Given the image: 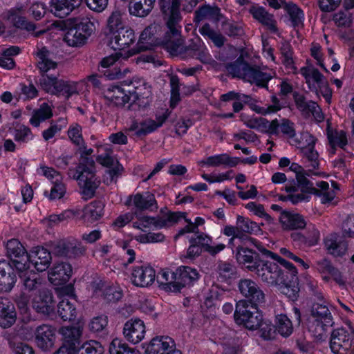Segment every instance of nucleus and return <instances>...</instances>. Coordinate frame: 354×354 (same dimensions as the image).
I'll use <instances>...</instances> for the list:
<instances>
[{"instance_id":"1","label":"nucleus","mask_w":354,"mask_h":354,"mask_svg":"<svg viewBox=\"0 0 354 354\" xmlns=\"http://www.w3.org/2000/svg\"><path fill=\"white\" fill-rule=\"evenodd\" d=\"M180 0H171L165 9H161L165 15H168L169 18L167 26L169 30L165 33L162 41L164 48L171 55H178L183 50V40L180 35V26L178 22L181 20V15L179 10Z\"/></svg>"},{"instance_id":"2","label":"nucleus","mask_w":354,"mask_h":354,"mask_svg":"<svg viewBox=\"0 0 354 354\" xmlns=\"http://www.w3.org/2000/svg\"><path fill=\"white\" fill-rule=\"evenodd\" d=\"M267 283L277 286L279 291L284 295L289 301H295L299 297L300 288L298 277L291 278L287 281V276L277 263H270L267 260Z\"/></svg>"},{"instance_id":"3","label":"nucleus","mask_w":354,"mask_h":354,"mask_svg":"<svg viewBox=\"0 0 354 354\" xmlns=\"http://www.w3.org/2000/svg\"><path fill=\"white\" fill-rule=\"evenodd\" d=\"M73 178L77 180L82 198L85 200L93 198L100 184L95 174V163L93 160L87 159L81 162L75 170Z\"/></svg>"},{"instance_id":"4","label":"nucleus","mask_w":354,"mask_h":354,"mask_svg":"<svg viewBox=\"0 0 354 354\" xmlns=\"http://www.w3.org/2000/svg\"><path fill=\"white\" fill-rule=\"evenodd\" d=\"M333 324V316L326 305L317 304L313 306L311 318L308 322V329L315 338L322 340L328 328Z\"/></svg>"},{"instance_id":"5","label":"nucleus","mask_w":354,"mask_h":354,"mask_svg":"<svg viewBox=\"0 0 354 354\" xmlns=\"http://www.w3.org/2000/svg\"><path fill=\"white\" fill-rule=\"evenodd\" d=\"M256 306L254 304L250 306L246 300L239 301L234 313L235 322L250 330L260 327L263 321V315Z\"/></svg>"},{"instance_id":"6","label":"nucleus","mask_w":354,"mask_h":354,"mask_svg":"<svg viewBox=\"0 0 354 354\" xmlns=\"http://www.w3.org/2000/svg\"><path fill=\"white\" fill-rule=\"evenodd\" d=\"M50 250L55 256L68 259H77L86 253V247L81 241L73 236L53 243Z\"/></svg>"},{"instance_id":"7","label":"nucleus","mask_w":354,"mask_h":354,"mask_svg":"<svg viewBox=\"0 0 354 354\" xmlns=\"http://www.w3.org/2000/svg\"><path fill=\"white\" fill-rule=\"evenodd\" d=\"M95 30L94 23L88 17L77 20L66 33L64 41L73 47H80L86 44Z\"/></svg>"},{"instance_id":"8","label":"nucleus","mask_w":354,"mask_h":354,"mask_svg":"<svg viewBox=\"0 0 354 354\" xmlns=\"http://www.w3.org/2000/svg\"><path fill=\"white\" fill-rule=\"evenodd\" d=\"M228 71L234 76L243 79L245 81L266 87L265 74L258 67L250 66L242 57H239L228 66Z\"/></svg>"},{"instance_id":"9","label":"nucleus","mask_w":354,"mask_h":354,"mask_svg":"<svg viewBox=\"0 0 354 354\" xmlns=\"http://www.w3.org/2000/svg\"><path fill=\"white\" fill-rule=\"evenodd\" d=\"M39 84L47 93L62 95L66 99L78 93L77 82L58 80L57 76H44L39 79Z\"/></svg>"},{"instance_id":"10","label":"nucleus","mask_w":354,"mask_h":354,"mask_svg":"<svg viewBox=\"0 0 354 354\" xmlns=\"http://www.w3.org/2000/svg\"><path fill=\"white\" fill-rule=\"evenodd\" d=\"M136 50L134 49H131L124 54L119 52L103 58L100 62L102 67L109 68L115 64L113 68L108 69L106 71H105L104 75L110 80L120 79L124 77L126 74L129 72V69L127 67L122 68L120 65L118 66L121 62L120 59L122 58V59L126 60L129 57L136 54Z\"/></svg>"},{"instance_id":"11","label":"nucleus","mask_w":354,"mask_h":354,"mask_svg":"<svg viewBox=\"0 0 354 354\" xmlns=\"http://www.w3.org/2000/svg\"><path fill=\"white\" fill-rule=\"evenodd\" d=\"M131 102L139 107L148 106L151 100V86L142 78H134L127 84Z\"/></svg>"},{"instance_id":"12","label":"nucleus","mask_w":354,"mask_h":354,"mask_svg":"<svg viewBox=\"0 0 354 354\" xmlns=\"http://www.w3.org/2000/svg\"><path fill=\"white\" fill-rule=\"evenodd\" d=\"M261 232L259 225L248 218L238 215L236 217V225H226L223 229V234L230 236L236 234L235 236L241 242L248 240L250 236L248 234H258Z\"/></svg>"},{"instance_id":"13","label":"nucleus","mask_w":354,"mask_h":354,"mask_svg":"<svg viewBox=\"0 0 354 354\" xmlns=\"http://www.w3.org/2000/svg\"><path fill=\"white\" fill-rule=\"evenodd\" d=\"M293 333V325L286 314L275 315L274 324L267 319V341L274 339L277 335L283 338L290 337Z\"/></svg>"},{"instance_id":"14","label":"nucleus","mask_w":354,"mask_h":354,"mask_svg":"<svg viewBox=\"0 0 354 354\" xmlns=\"http://www.w3.org/2000/svg\"><path fill=\"white\" fill-rule=\"evenodd\" d=\"M310 170L308 171L304 170L295 178L288 177V183L284 186L286 192H298L300 190L301 192H307L308 194H313L314 195H320L321 191L314 187L313 183L307 178L310 176Z\"/></svg>"},{"instance_id":"15","label":"nucleus","mask_w":354,"mask_h":354,"mask_svg":"<svg viewBox=\"0 0 354 354\" xmlns=\"http://www.w3.org/2000/svg\"><path fill=\"white\" fill-rule=\"evenodd\" d=\"M255 259L253 252L243 246L238 245L236 248V258L240 263H249L248 268L252 272H254L259 277H261L264 281L266 263L262 260Z\"/></svg>"},{"instance_id":"16","label":"nucleus","mask_w":354,"mask_h":354,"mask_svg":"<svg viewBox=\"0 0 354 354\" xmlns=\"http://www.w3.org/2000/svg\"><path fill=\"white\" fill-rule=\"evenodd\" d=\"M176 274L177 281L174 286H171L173 288V292H178L183 288L193 286L201 277L197 269L186 266H181L176 268Z\"/></svg>"},{"instance_id":"17","label":"nucleus","mask_w":354,"mask_h":354,"mask_svg":"<svg viewBox=\"0 0 354 354\" xmlns=\"http://www.w3.org/2000/svg\"><path fill=\"white\" fill-rule=\"evenodd\" d=\"M156 271L147 264L133 266L131 273L132 283L138 287H148L155 281Z\"/></svg>"},{"instance_id":"18","label":"nucleus","mask_w":354,"mask_h":354,"mask_svg":"<svg viewBox=\"0 0 354 354\" xmlns=\"http://www.w3.org/2000/svg\"><path fill=\"white\" fill-rule=\"evenodd\" d=\"M66 295H64L57 305V313L64 321H71L76 317L75 299L72 294L71 287H66L62 290Z\"/></svg>"},{"instance_id":"19","label":"nucleus","mask_w":354,"mask_h":354,"mask_svg":"<svg viewBox=\"0 0 354 354\" xmlns=\"http://www.w3.org/2000/svg\"><path fill=\"white\" fill-rule=\"evenodd\" d=\"M186 213L184 212H169L162 216L155 218L148 216H140L143 230L154 226L158 228H162L170 226L177 223L180 218H185Z\"/></svg>"},{"instance_id":"20","label":"nucleus","mask_w":354,"mask_h":354,"mask_svg":"<svg viewBox=\"0 0 354 354\" xmlns=\"http://www.w3.org/2000/svg\"><path fill=\"white\" fill-rule=\"evenodd\" d=\"M292 97L297 109L304 115L312 114L315 118L320 120L324 119V115L317 103L313 100L307 101L305 95L299 91H295Z\"/></svg>"},{"instance_id":"21","label":"nucleus","mask_w":354,"mask_h":354,"mask_svg":"<svg viewBox=\"0 0 354 354\" xmlns=\"http://www.w3.org/2000/svg\"><path fill=\"white\" fill-rule=\"evenodd\" d=\"M165 120L166 118L163 116L158 118L157 121L151 119H146L142 121L133 120L127 131L134 132V134L138 137L145 136L160 127Z\"/></svg>"},{"instance_id":"22","label":"nucleus","mask_w":354,"mask_h":354,"mask_svg":"<svg viewBox=\"0 0 354 354\" xmlns=\"http://www.w3.org/2000/svg\"><path fill=\"white\" fill-rule=\"evenodd\" d=\"M144 322L138 318H132L124 325L123 334L126 339L132 344L141 342L145 335Z\"/></svg>"},{"instance_id":"23","label":"nucleus","mask_w":354,"mask_h":354,"mask_svg":"<svg viewBox=\"0 0 354 354\" xmlns=\"http://www.w3.org/2000/svg\"><path fill=\"white\" fill-rule=\"evenodd\" d=\"M239 289L241 295L254 305L263 303L265 295L259 286L252 280L245 279L239 282Z\"/></svg>"},{"instance_id":"24","label":"nucleus","mask_w":354,"mask_h":354,"mask_svg":"<svg viewBox=\"0 0 354 354\" xmlns=\"http://www.w3.org/2000/svg\"><path fill=\"white\" fill-rule=\"evenodd\" d=\"M125 204L133 205L138 211H153L158 208L155 196L149 192L130 196Z\"/></svg>"},{"instance_id":"25","label":"nucleus","mask_w":354,"mask_h":354,"mask_svg":"<svg viewBox=\"0 0 354 354\" xmlns=\"http://www.w3.org/2000/svg\"><path fill=\"white\" fill-rule=\"evenodd\" d=\"M109 44L115 50H122L134 43L136 37L133 30L127 27L108 37Z\"/></svg>"},{"instance_id":"26","label":"nucleus","mask_w":354,"mask_h":354,"mask_svg":"<svg viewBox=\"0 0 354 354\" xmlns=\"http://www.w3.org/2000/svg\"><path fill=\"white\" fill-rule=\"evenodd\" d=\"M73 268L69 263L59 262L55 263L48 272V278L55 286L68 282L72 275Z\"/></svg>"},{"instance_id":"27","label":"nucleus","mask_w":354,"mask_h":354,"mask_svg":"<svg viewBox=\"0 0 354 354\" xmlns=\"http://www.w3.org/2000/svg\"><path fill=\"white\" fill-rule=\"evenodd\" d=\"M315 268L320 274H324L322 277L324 281L328 282L332 277L337 283L339 285L344 283L341 272L333 265L331 261L328 258L317 261Z\"/></svg>"},{"instance_id":"28","label":"nucleus","mask_w":354,"mask_h":354,"mask_svg":"<svg viewBox=\"0 0 354 354\" xmlns=\"http://www.w3.org/2000/svg\"><path fill=\"white\" fill-rule=\"evenodd\" d=\"M55 330L49 325L39 326L35 330V342L39 348L48 351L54 345Z\"/></svg>"},{"instance_id":"29","label":"nucleus","mask_w":354,"mask_h":354,"mask_svg":"<svg viewBox=\"0 0 354 354\" xmlns=\"http://www.w3.org/2000/svg\"><path fill=\"white\" fill-rule=\"evenodd\" d=\"M51 253L43 247H37L30 251L28 258L37 271L43 272L49 267L51 263Z\"/></svg>"},{"instance_id":"30","label":"nucleus","mask_w":354,"mask_h":354,"mask_svg":"<svg viewBox=\"0 0 354 354\" xmlns=\"http://www.w3.org/2000/svg\"><path fill=\"white\" fill-rule=\"evenodd\" d=\"M299 73L304 77L308 89L318 95V88L317 86L322 84V82H324L326 79L324 75L311 64L302 66L300 68Z\"/></svg>"},{"instance_id":"31","label":"nucleus","mask_w":354,"mask_h":354,"mask_svg":"<svg viewBox=\"0 0 354 354\" xmlns=\"http://www.w3.org/2000/svg\"><path fill=\"white\" fill-rule=\"evenodd\" d=\"M17 313L14 304L6 297H0V326L10 328L16 322Z\"/></svg>"},{"instance_id":"32","label":"nucleus","mask_w":354,"mask_h":354,"mask_svg":"<svg viewBox=\"0 0 354 354\" xmlns=\"http://www.w3.org/2000/svg\"><path fill=\"white\" fill-rule=\"evenodd\" d=\"M281 133L290 140L296 136L295 124L288 119H283L281 122L275 119L271 121L267 129V133L278 135Z\"/></svg>"},{"instance_id":"33","label":"nucleus","mask_w":354,"mask_h":354,"mask_svg":"<svg viewBox=\"0 0 354 354\" xmlns=\"http://www.w3.org/2000/svg\"><path fill=\"white\" fill-rule=\"evenodd\" d=\"M127 90L119 86H111L104 91V97L116 106H123L131 100Z\"/></svg>"},{"instance_id":"34","label":"nucleus","mask_w":354,"mask_h":354,"mask_svg":"<svg viewBox=\"0 0 354 354\" xmlns=\"http://www.w3.org/2000/svg\"><path fill=\"white\" fill-rule=\"evenodd\" d=\"M175 347L174 340L168 336L153 337L146 349V354H167Z\"/></svg>"},{"instance_id":"35","label":"nucleus","mask_w":354,"mask_h":354,"mask_svg":"<svg viewBox=\"0 0 354 354\" xmlns=\"http://www.w3.org/2000/svg\"><path fill=\"white\" fill-rule=\"evenodd\" d=\"M32 308L39 313L50 315L54 310L52 294L46 290L40 291L32 300Z\"/></svg>"},{"instance_id":"36","label":"nucleus","mask_w":354,"mask_h":354,"mask_svg":"<svg viewBox=\"0 0 354 354\" xmlns=\"http://www.w3.org/2000/svg\"><path fill=\"white\" fill-rule=\"evenodd\" d=\"M221 17V9L216 6L205 4L200 6L194 12V22L198 24L201 21L207 19L217 23Z\"/></svg>"},{"instance_id":"37","label":"nucleus","mask_w":354,"mask_h":354,"mask_svg":"<svg viewBox=\"0 0 354 354\" xmlns=\"http://www.w3.org/2000/svg\"><path fill=\"white\" fill-rule=\"evenodd\" d=\"M37 55V67L41 75V78L44 76H55L48 74L52 71H55L57 67V63L50 58V52L46 48H42L38 50Z\"/></svg>"},{"instance_id":"38","label":"nucleus","mask_w":354,"mask_h":354,"mask_svg":"<svg viewBox=\"0 0 354 354\" xmlns=\"http://www.w3.org/2000/svg\"><path fill=\"white\" fill-rule=\"evenodd\" d=\"M279 221L285 229H304L306 225L304 217L290 211L283 210L279 216Z\"/></svg>"},{"instance_id":"39","label":"nucleus","mask_w":354,"mask_h":354,"mask_svg":"<svg viewBox=\"0 0 354 354\" xmlns=\"http://www.w3.org/2000/svg\"><path fill=\"white\" fill-rule=\"evenodd\" d=\"M124 13L120 10H113L106 19L104 32L106 37L126 28Z\"/></svg>"},{"instance_id":"40","label":"nucleus","mask_w":354,"mask_h":354,"mask_svg":"<svg viewBox=\"0 0 354 354\" xmlns=\"http://www.w3.org/2000/svg\"><path fill=\"white\" fill-rule=\"evenodd\" d=\"M239 158H231L227 153H221L207 157L202 160L199 165L208 167H234L239 164Z\"/></svg>"},{"instance_id":"41","label":"nucleus","mask_w":354,"mask_h":354,"mask_svg":"<svg viewBox=\"0 0 354 354\" xmlns=\"http://www.w3.org/2000/svg\"><path fill=\"white\" fill-rule=\"evenodd\" d=\"M1 289L3 292H10L13 288L16 281V275L12 272L10 265L6 261H0Z\"/></svg>"},{"instance_id":"42","label":"nucleus","mask_w":354,"mask_h":354,"mask_svg":"<svg viewBox=\"0 0 354 354\" xmlns=\"http://www.w3.org/2000/svg\"><path fill=\"white\" fill-rule=\"evenodd\" d=\"M104 205L102 202L95 201L87 205L83 209L82 218L85 223H93L100 219L104 214Z\"/></svg>"},{"instance_id":"43","label":"nucleus","mask_w":354,"mask_h":354,"mask_svg":"<svg viewBox=\"0 0 354 354\" xmlns=\"http://www.w3.org/2000/svg\"><path fill=\"white\" fill-rule=\"evenodd\" d=\"M284 10L288 17L290 24L293 28H299L304 24L305 15L304 10L296 3L289 1L286 3Z\"/></svg>"},{"instance_id":"44","label":"nucleus","mask_w":354,"mask_h":354,"mask_svg":"<svg viewBox=\"0 0 354 354\" xmlns=\"http://www.w3.org/2000/svg\"><path fill=\"white\" fill-rule=\"evenodd\" d=\"M185 52L192 57L199 59L203 63L208 62L210 59V55L205 44L200 38H197L186 48Z\"/></svg>"},{"instance_id":"45","label":"nucleus","mask_w":354,"mask_h":354,"mask_svg":"<svg viewBox=\"0 0 354 354\" xmlns=\"http://www.w3.org/2000/svg\"><path fill=\"white\" fill-rule=\"evenodd\" d=\"M328 252L335 257H342L346 252L348 245L346 241L337 239L335 235H330L324 240Z\"/></svg>"},{"instance_id":"46","label":"nucleus","mask_w":354,"mask_h":354,"mask_svg":"<svg viewBox=\"0 0 354 354\" xmlns=\"http://www.w3.org/2000/svg\"><path fill=\"white\" fill-rule=\"evenodd\" d=\"M293 239L305 246H315L319 243L320 232L314 225H310L307 228L306 234L298 233L293 236Z\"/></svg>"},{"instance_id":"47","label":"nucleus","mask_w":354,"mask_h":354,"mask_svg":"<svg viewBox=\"0 0 354 354\" xmlns=\"http://www.w3.org/2000/svg\"><path fill=\"white\" fill-rule=\"evenodd\" d=\"M53 116V111L50 106L47 103H43L39 108L33 110L32 116L29 120L30 124L38 127L40 124Z\"/></svg>"},{"instance_id":"48","label":"nucleus","mask_w":354,"mask_h":354,"mask_svg":"<svg viewBox=\"0 0 354 354\" xmlns=\"http://www.w3.org/2000/svg\"><path fill=\"white\" fill-rule=\"evenodd\" d=\"M201 35L208 38L218 48L222 47L225 41V37L218 31L213 29L207 23L203 24L198 30Z\"/></svg>"},{"instance_id":"49","label":"nucleus","mask_w":354,"mask_h":354,"mask_svg":"<svg viewBox=\"0 0 354 354\" xmlns=\"http://www.w3.org/2000/svg\"><path fill=\"white\" fill-rule=\"evenodd\" d=\"M19 278L23 282L25 290L28 291L41 290L42 289V279L37 274L30 271L25 274H19Z\"/></svg>"},{"instance_id":"50","label":"nucleus","mask_w":354,"mask_h":354,"mask_svg":"<svg viewBox=\"0 0 354 354\" xmlns=\"http://www.w3.org/2000/svg\"><path fill=\"white\" fill-rule=\"evenodd\" d=\"M156 0H142L129 6V12L136 17H145L152 10Z\"/></svg>"},{"instance_id":"51","label":"nucleus","mask_w":354,"mask_h":354,"mask_svg":"<svg viewBox=\"0 0 354 354\" xmlns=\"http://www.w3.org/2000/svg\"><path fill=\"white\" fill-rule=\"evenodd\" d=\"M317 139L314 136L308 131L301 132L290 141L291 145L303 151V149L310 148L312 145H315Z\"/></svg>"},{"instance_id":"52","label":"nucleus","mask_w":354,"mask_h":354,"mask_svg":"<svg viewBox=\"0 0 354 354\" xmlns=\"http://www.w3.org/2000/svg\"><path fill=\"white\" fill-rule=\"evenodd\" d=\"M267 258H270L272 260L275 261L273 262L274 263H277L279 267L283 270L281 268H284L286 270L285 274L288 277L287 274H289L291 276V278H294L297 277V270L296 267L290 261L283 259L279 254L267 250ZM271 263L270 261H269Z\"/></svg>"},{"instance_id":"53","label":"nucleus","mask_w":354,"mask_h":354,"mask_svg":"<svg viewBox=\"0 0 354 354\" xmlns=\"http://www.w3.org/2000/svg\"><path fill=\"white\" fill-rule=\"evenodd\" d=\"M83 328L80 326H65L61 328V333L65 341L73 346L76 349L75 343H78V340L82 335Z\"/></svg>"},{"instance_id":"54","label":"nucleus","mask_w":354,"mask_h":354,"mask_svg":"<svg viewBox=\"0 0 354 354\" xmlns=\"http://www.w3.org/2000/svg\"><path fill=\"white\" fill-rule=\"evenodd\" d=\"M177 275L176 274V270L171 271L169 269L162 270L159 273L158 282L162 289L166 292H172V286L175 285L176 281H177Z\"/></svg>"},{"instance_id":"55","label":"nucleus","mask_w":354,"mask_h":354,"mask_svg":"<svg viewBox=\"0 0 354 354\" xmlns=\"http://www.w3.org/2000/svg\"><path fill=\"white\" fill-rule=\"evenodd\" d=\"M6 248L7 255L12 260L23 258L27 254L24 245L16 239L9 240L6 243Z\"/></svg>"},{"instance_id":"56","label":"nucleus","mask_w":354,"mask_h":354,"mask_svg":"<svg viewBox=\"0 0 354 354\" xmlns=\"http://www.w3.org/2000/svg\"><path fill=\"white\" fill-rule=\"evenodd\" d=\"M216 271L221 281H227L234 278L236 267L230 262L220 261L218 262Z\"/></svg>"},{"instance_id":"57","label":"nucleus","mask_w":354,"mask_h":354,"mask_svg":"<svg viewBox=\"0 0 354 354\" xmlns=\"http://www.w3.org/2000/svg\"><path fill=\"white\" fill-rule=\"evenodd\" d=\"M331 334L333 339L340 341L347 348H351L354 344V329L353 328L348 331L345 328H339L334 329Z\"/></svg>"},{"instance_id":"58","label":"nucleus","mask_w":354,"mask_h":354,"mask_svg":"<svg viewBox=\"0 0 354 354\" xmlns=\"http://www.w3.org/2000/svg\"><path fill=\"white\" fill-rule=\"evenodd\" d=\"M110 354H140L138 350L129 346L122 339L115 338L109 345Z\"/></svg>"},{"instance_id":"59","label":"nucleus","mask_w":354,"mask_h":354,"mask_svg":"<svg viewBox=\"0 0 354 354\" xmlns=\"http://www.w3.org/2000/svg\"><path fill=\"white\" fill-rule=\"evenodd\" d=\"M286 192L287 194L279 195V199L281 201H290L293 205L309 202L311 199V195L313 194L301 192L300 193H298V192Z\"/></svg>"},{"instance_id":"60","label":"nucleus","mask_w":354,"mask_h":354,"mask_svg":"<svg viewBox=\"0 0 354 354\" xmlns=\"http://www.w3.org/2000/svg\"><path fill=\"white\" fill-rule=\"evenodd\" d=\"M77 354H103L104 348L101 344L95 340L84 342L80 347L76 348Z\"/></svg>"},{"instance_id":"61","label":"nucleus","mask_w":354,"mask_h":354,"mask_svg":"<svg viewBox=\"0 0 354 354\" xmlns=\"http://www.w3.org/2000/svg\"><path fill=\"white\" fill-rule=\"evenodd\" d=\"M50 6L55 15L61 18L68 15L73 11L68 0H51Z\"/></svg>"},{"instance_id":"62","label":"nucleus","mask_w":354,"mask_h":354,"mask_svg":"<svg viewBox=\"0 0 354 354\" xmlns=\"http://www.w3.org/2000/svg\"><path fill=\"white\" fill-rule=\"evenodd\" d=\"M52 184L53 187H51L50 193L48 194V192L46 191L44 195L50 201L63 198L66 192V187L62 181V178L58 180H53Z\"/></svg>"},{"instance_id":"63","label":"nucleus","mask_w":354,"mask_h":354,"mask_svg":"<svg viewBox=\"0 0 354 354\" xmlns=\"http://www.w3.org/2000/svg\"><path fill=\"white\" fill-rule=\"evenodd\" d=\"M241 120L250 129H257L263 133L266 132V120L261 116H254L248 118L245 114L241 115Z\"/></svg>"},{"instance_id":"64","label":"nucleus","mask_w":354,"mask_h":354,"mask_svg":"<svg viewBox=\"0 0 354 354\" xmlns=\"http://www.w3.org/2000/svg\"><path fill=\"white\" fill-rule=\"evenodd\" d=\"M68 136L71 141L80 148L84 146V141L82 135V127L77 123H74L69 127Z\"/></svg>"}]
</instances>
